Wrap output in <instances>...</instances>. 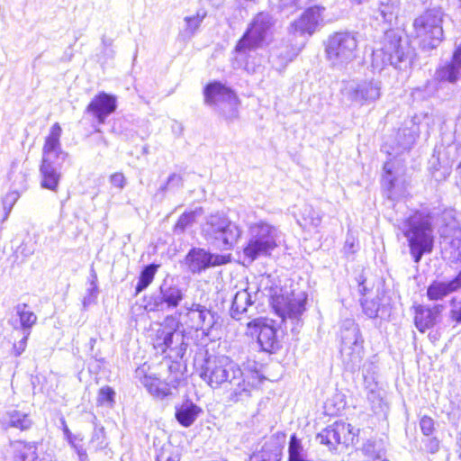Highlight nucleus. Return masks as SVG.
Listing matches in <instances>:
<instances>
[{
    "label": "nucleus",
    "mask_w": 461,
    "mask_h": 461,
    "mask_svg": "<svg viewBox=\"0 0 461 461\" xmlns=\"http://www.w3.org/2000/svg\"><path fill=\"white\" fill-rule=\"evenodd\" d=\"M443 308L441 304L435 305L432 308L418 307L414 317L416 328L420 332H425L427 330L432 328L436 324L438 317L443 311Z\"/></svg>",
    "instance_id": "obj_24"
},
{
    "label": "nucleus",
    "mask_w": 461,
    "mask_h": 461,
    "mask_svg": "<svg viewBox=\"0 0 461 461\" xmlns=\"http://www.w3.org/2000/svg\"><path fill=\"white\" fill-rule=\"evenodd\" d=\"M415 50L408 40L393 30L385 32L382 47L373 52L372 66L382 70L390 65L399 70H407L413 63Z\"/></svg>",
    "instance_id": "obj_1"
},
{
    "label": "nucleus",
    "mask_w": 461,
    "mask_h": 461,
    "mask_svg": "<svg viewBox=\"0 0 461 461\" xmlns=\"http://www.w3.org/2000/svg\"><path fill=\"white\" fill-rule=\"evenodd\" d=\"M362 308L364 312L369 317V318H375L377 317L379 309H380V303L378 302V298L372 299V300H363L361 302Z\"/></svg>",
    "instance_id": "obj_45"
},
{
    "label": "nucleus",
    "mask_w": 461,
    "mask_h": 461,
    "mask_svg": "<svg viewBox=\"0 0 461 461\" xmlns=\"http://www.w3.org/2000/svg\"><path fill=\"white\" fill-rule=\"evenodd\" d=\"M277 229L265 221L251 224L249 240L243 250L245 257L253 261L259 257L269 255L277 246Z\"/></svg>",
    "instance_id": "obj_9"
},
{
    "label": "nucleus",
    "mask_w": 461,
    "mask_h": 461,
    "mask_svg": "<svg viewBox=\"0 0 461 461\" xmlns=\"http://www.w3.org/2000/svg\"><path fill=\"white\" fill-rule=\"evenodd\" d=\"M396 6L393 4H381L379 13L385 22H391L395 14Z\"/></svg>",
    "instance_id": "obj_48"
},
{
    "label": "nucleus",
    "mask_w": 461,
    "mask_h": 461,
    "mask_svg": "<svg viewBox=\"0 0 461 461\" xmlns=\"http://www.w3.org/2000/svg\"><path fill=\"white\" fill-rule=\"evenodd\" d=\"M62 424L64 426L63 432H64V435H65L66 438L68 439V441L71 440L72 438H77V436H75L70 432L65 420H62Z\"/></svg>",
    "instance_id": "obj_57"
},
{
    "label": "nucleus",
    "mask_w": 461,
    "mask_h": 461,
    "mask_svg": "<svg viewBox=\"0 0 461 461\" xmlns=\"http://www.w3.org/2000/svg\"><path fill=\"white\" fill-rule=\"evenodd\" d=\"M374 380L375 376H364V384L367 390V399L375 414H386L389 407L384 398V390L376 389V384L372 385Z\"/></svg>",
    "instance_id": "obj_25"
},
{
    "label": "nucleus",
    "mask_w": 461,
    "mask_h": 461,
    "mask_svg": "<svg viewBox=\"0 0 461 461\" xmlns=\"http://www.w3.org/2000/svg\"><path fill=\"white\" fill-rule=\"evenodd\" d=\"M358 35L354 32H336L324 41L326 60L331 68L343 71L358 58Z\"/></svg>",
    "instance_id": "obj_2"
},
{
    "label": "nucleus",
    "mask_w": 461,
    "mask_h": 461,
    "mask_svg": "<svg viewBox=\"0 0 461 461\" xmlns=\"http://www.w3.org/2000/svg\"><path fill=\"white\" fill-rule=\"evenodd\" d=\"M288 452V461H305L303 446L295 435H293L290 438Z\"/></svg>",
    "instance_id": "obj_41"
},
{
    "label": "nucleus",
    "mask_w": 461,
    "mask_h": 461,
    "mask_svg": "<svg viewBox=\"0 0 461 461\" xmlns=\"http://www.w3.org/2000/svg\"><path fill=\"white\" fill-rule=\"evenodd\" d=\"M10 213H7L6 214V212H4V217H3V221H6L8 216H9Z\"/></svg>",
    "instance_id": "obj_64"
},
{
    "label": "nucleus",
    "mask_w": 461,
    "mask_h": 461,
    "mask_svg": "<svg viewBox=\"0 0 461 461\" xmlns=\"http://www.w3.org/2000/svg\"><path fill=\"white\" fill-rule=\"evenodd\" d=\"M77 440H79V441H82V438H79L77 437V438H72L71 440L68 441V443L70 444V446L75 449V451L77 452V454L78 453V449H83V446L81 444H78L77 442Z\"/></svg>",
    "instance_id": "obj_58"
},
{
    "label": "nucleus",
    "mask_w": 461,
    "mask_h": 461,
    "mask_svg": "<svg viewBox=\"0 0 461 461\" xmlns=\"http://www.w3.org/2000/svg\"><path fill=\"white\" fill-rule=\"evenodd\" d=\"M61 127L58 122L54 123L50 131L49 135L45 139L42 148L41 163L62 168L63 163L68 157V154L61 148L60 136Z\"/></svg>",
    "instance_id": "obj_12"
},
{
    "label": "nucleus",
    "mask_w": 461,
    "mask_h": 461,
    "mask_svg": "<svg viewBox=\"0 0 461 461\" xmlns=\"http://www.w3.org/2000/svg\"><path fill=\"white\" fill-rule=\"evenodd\" d=\"M185 298L184 291L176 285L167 284L166 280L160 285L158 294L150 298L146 306L149 311H168L176 308Z\"/></svg>",
    "instance_id": "obj_13"
},
{
    "label": "nucleus",
    "mask_w": 461,
    "mask_h": 461,
    "mask_svg": "<svg viewBox=\"0 0 461 461\" xmlns=\"http://www.w3.org/2000/svg\"><path fill=\"white\" fill-rule=\"evenodd\" d=\"M239 366L228 357L220 356L206 361V370L201 375H235Z\"/></svg>",
    "instance_id": "obj_28"
},
{
    "label": "nucleus",
    "mask_w": 461,
    "mask_h": 461,
    "mask_svg": "<svg viewBox=\"0 0 461 461\" xmlns=\"http://www.w3.org/2000/svg\"><path fill=\"white\" fill-rule=\"evenodd\" d=\"M274 23L273 17L269 14H258L238 41L235 51L239 54H246L261 48L272 35Z\"/></svg>",
    "instance_id": "obj_7"
},
{
    "label": "nucleus",
    "mask_w": 461,
    "mask_h": 461,
    "mask_svg": "<svg viewBox=\"0 0 461 461\" xmlns=\"http://www.w3.org/2000/svg\"><path fill=\"white\" fill-rule=\"evenodd\" d=\"M461 287V272L449 282H433L427 289V296L431 301L442 300L447 294Z\"/></svg>",
    "instance_id": "obj_27"
},
{
    "label": "nucleus",
    "mask_w": 461,
    "mask_h": 461,
    "mask_svg": "<svg viewBox=\"0 0 461 461\" xmlns=\"http://www.w3.org/2000/svg\"><path fill=\"white\" fill-rule=\"evenodd\" d=\"M247 325L249 330L255 329V333H258V343L263 351L273 353L278 349L279 343L276 339V331L271 325L267 324L263 319H254Z\"/></svg>",
    "instance_id": "obj_17"
},
{
    "label": "nucleus",
    "mask_w": 461,
    "mask_h": 461,
    "mask_svg": "<svg viewBox=\"0 0 461 461\" xmlns=\"http://www.w3.org/2000/svg\"><path fill=\"white\" fill-rule=\"evenodd\" d=\"M266 376H231L226 383V390L230 391V398L233 402L249 397L256 384H260Z\"/></svg>",
    "instance_id": "obj_19"
},
{
    "label": "nucleus",
    "mask_w": 461,
    "mask_h": 461,
    "mask_svg": "<svg viewBox=\"0 0 461 461\" xmlns=\"http://www.w3.org/2000/svg\"><path fill=\"white\" fill-rule=\"evenodd\" d=\"M41 186L57 192L61 179V168L49 165H40Z\"/></svg>",
    "instance_id": "obj_29"
},
{
    "label": "nucleus",
    "mask_w": 461,
    "mask_h": 461,
    "mask_svg": "<svg viewBox=\"0 0 461 461\" xmlns=\"http://www.w3.org/2000/svg\"><path fill=\"white\" fill-rule=\"evenodd\" d=\"M77 456H78L79 461H88V456H87L86 449H84V448L78 449Z\"/></svg>",
    "instance_id": "obj_60"
},
{
    "label": "nucleus",
    "mask_w": 461,
    "mask_h": 461,
    "mask_svg": "<svg viewBox=\"0 0 461 461\" xmlns=\"http://www.w3.org/2000/svg\"><path fill=\"white\" fill-rule=\"evenodd\" d=\"M111 184L119 189H122L126 184V178L122 173H114L110 177Z\"/></svg>",
    "instance_id": "obj_53"
},
{
    "label": "nucleus",
    "mask_w": 461,
    "mask_h": 461,
    "mask_svg": "<svg viewBox=\"0 0 461 461\" xmlns=\"http://www.w3.org/2000/svg\"><path fill=\"white\" fill-rule=\"evenodd\" d=\"M420 427L425 436H429L434 431V420L428 416H423L420 420Z\"/></svg>",
    "instance_id": "obj_50"
},
{
    "label": "nucleus",
    "mask_w": 461,
    "mask_h": 461,
    "mask_svg": "<svg viewBox=\"0 0 461 461\" xmlns=\"http://www.w3.org/2000/svg\"><path fill=\"white\" fill-rule=\"evenodd\" d=\"M270 60L273 67L277 70H281L292 60V56L287 53L284 55L283 51H273L270 55Z\"/></svg>",
    "instance_id": "obj_44"
},
{
    "label": "nucleus",
    "mask_w": 461,
    "mask_h": 461,
    "mask_svg": "<svg viewBox=\"0 0 461 461\" xmlns=\"http://www.w3.org/2000/svg\"><path fill=\"white\" fill-rule=\"evenodd\" d=\"M252 304V296L248 289H243L237 292L232 301L230 316L233 319L240 320L241 315L248 312L249 307Z\"/></svg>",
    "instance_id": "obj_31"
},
{
    "label": "nucleus",
    "mask_w": 461,
    "mask_h": 461,
    "mask_svg": "<svg viewBox=\"0 0 461 461\" xmlns=\"http://www.w3.org/2000/svg\"><path fill=\"white\" fill-rule=\"evenodd\" d=\"M384 170L383 187L387 190L388 197L393 199L398 195L399 189L398 179L393 173V163L392 161L385 162Z\"/></svg>",
    "instance_id": "obj_34"
},
{
    "label": "nucleus",
    "mask_w": 461,
    "mask_h": 461,
    "mask_svg": "<svg viewBox=\"0 0 461 461\" xmlns=\"http://www.w3.org/2000/svg\"><path fill=\"white\" fill-rule=\"evenodd\" d=\"M425 447L430 454H435L439 450V440L437 438H428L425 442Z\"/></svg>",
    "instance_id": "obj_54"
},
{
    "label": "nucleus",
    "mask_w": 461,
    "mask_h": 461,
    "mask_svg": "<svg viewBox=\"0 0 461 461\" xmlns=\"http://www.w3.org/2000/svg\"><path fill=\"white\" fill-rule=\"evenodd\" d=\"M374 447V446L370 443L366 444L364 446V448L363 450L365 451L366 455L368 456V457L372 460H376V459H379L380 458V455L379 454H373L372 453V448Z\"/></svg>",
    "instance_id": "obj_56"
},
{
    "label": "nucleus",
    "mask_w": 461,
    "mask_h": 461,
    "mask_svg": "<svg viewBox=\"0 0 461 461\" xmlns=\"http://www.w3.org/2000/svg\"><path fill=\"white\" fill-rule=\"evenodd\" d=\"M1 424L5 429L14 428L23 431L30 429L33 421L29 413L14 409L2 416Z\"/></svg>",
    "instance_id": "obj_26"
},
{
    "label": "nucleus",
    "mask_w": 461,
    "mask_h": 461,
    "mask_svg": "<svg viewBox=\"0 0 461 461\" xmlns=\"http://www.w3.org/2000/svg\"><path fill=\"white\" fill-rule=\"evenodd\" d=\"M167 378H170V380H162L160 376H141L140 384L146 387L152 396L163 399L171 394L172 390L177 385V382L173 376H167Z\"/></svg>",
    "instance_id": "obj_23"
},
{
    "label": "nucleus",
    "mask_w": 461,
    "mask_h": 461,
    "mask_svg": "<svg viewBox=\"0 0 461 461\" xmlns=\"http://www.w3.org/2000/svg\"><path fill=\"white\" fill-rule=\"evenodd\" d=\"M201 409L191 401H185L176 410V418L184 427L191 426L196 420Z\"/></svg>",
    "instance_id": "obj_32"
},
{
    "label": "nucleus",
    "mask_w": 461,
    "mask_h": 461,
    "mask_svg": "<svg viewBox=\"0 0 461 461\" xmlns=\"http://www.w3.org/2000/svg\"><path fill=\"white\" fill-rule=\"evenodd\" d=\"M202 235L205 240L221 249H230L240 236V230L226 214L211 213L202 225Z\"/></svg>",
    "instance_id": "obj_4"
},
{
    "label": "nucleus",
    "mask_w": 461,
    "mask_h": 461,
    "mask_svg": "<svg viewBox=\"0 0 461 461\" xmlns=\"http://www.w3.org/2000/svg\"><path fill=\"white\" fill-rule=\"evenodd\" d=\"M203 213V209L201 207L196 208L194 211L185 212H184L176 221L175 227H174V232L176 234H182L185 231V230L189 227H191L196 218Z\"/></svg>",
    "instance_id": "obj_37"
},
{
    "label": "nucleus",
    "mask_w": 461,
    "mask_h": 461,
    "mask_svg": "<svg viewBox=\"0 0 461 461\" xmlns=\"http://www.w3.org/2000/svg\"><path fill=\"white\" fill-rule=\"evenodd\" d=\"M444 14L440 8H431L418 16L413 22L415 37L423 49H435L443 40Z\"/></svg>",
    "instance_id": "obj_6"
},
{
    "label": "nucleus",
    "mask_w": 461,
    "mask_h": 461,
    "mask_svg": "<svg viewBox=\"0 0 461 461\" xmlns=\"http://www.w3.org/2000/svg\"><path fill=\"white\" fill-rule=\"evenodd\" d=\"M179 321L175 316H167L162 327L157 331L155 348H160L162 353L167 350L174 353L176 357H183L187 344L185 342V335L178 330Z\"/></svg>",
    "instance_id": "obj_10"
},
{
    "label": "nucleus",
    "mask_w": 461,
    "mask_h": 461,
    "mask_svg": "<svg viewBox=\"0 0 461 461\" xmlns=\"http://www.w3.org/2000/svg\"><path fill=\"white\" fill-rule=\"evenodd\" d=\"M323 7L313 6L308 8L302 16L291 24V31L300 35L307 33L312 35L322 21Z\"/></svg>",
    "instance_id": "obj_18"
},
{
    "label": "nucleus",
    "mask_w": 461,
    "mask_h": 461,
    "mask_svg": "<svg viewBox=\"0 0 461 461\" xmlns=\"http://www.w3.org/2000/svg\"><path fill=\"white\" fill-rule=\"evenodd\" d=\"M157 461H179L180 455L178 449L171 443H165L158 450Z\"/></svg>",
    "instance_id": "obj_40"
},
{
    "label": "nucleus",
    "mask_w": 461,
    "mask_h": 461,
    "mask_svg": "<svg viewBox=\"0 0 461 461\" xmlns=\"http://www.w3.org/2000/svg\"><path fill=\"white\" fill-rule=\"evenodd\" d=\"M252 461H280V449L277 447H271L265 445L261 451L254 454Z\"/></svg>",
    "instance_id": "obj_39"
},
{
    "label": "nucleus",
    "mask_w": 461,
    "mask_h": 461,
    "mask_svg": "<svg viewBox=\"0 0 461 461\" xmlns=\"http://www.w3.org/2000/svg\"><path fill=\"white\" fill-rule=\"evenodd\" d=\"M102 42H103V45H104L105 48H108V47H111V46H112V40H110V39L103 38V39H102Z\"/></svg>",
    "instance_id": "obj_61"
},
{
    "label": "nucleus",
    "mask_w": 461,
    "mask_h": 461,
    "mask_svg": "<svg viewBox=\"0 0 461 461\" xmlns=\"http://www.w3.org/2000/svg\"><path fill=\"white\" fill-rule=\"evenodd\" d=\"M157 265L150 264L146 266L140 275L138 284L136 285V294L145 290L153 281L158 269Z\"/></svg>",
    "instance_id": "obj_38"
},
{
    "label": "nucleus",
    "mask_w": 461,
    "mask_h": 461,
    "mask_svg": "<svg viewBox=\"0 0 461 461\" xmlns=\"http://www.w3.org/2000/svg\"><path fill=\"white\" fill-rule=\"evenodd\" d=\"M370 0H354V2L357 3V5H362V4L367 3Z\"/></svg>",
    "instance_id": "obj_62"
},
{
    "label": "nucleus",
    "mask_w": 461,
    "mask_h": 461,
    "mask_svg": "<svg viewBox=\"0 0 461 461\" xmlns=\"http://www.w3.org/2000/svg\"><path fill=\"white\" fill-rule=\"evenodd\" d=\"M205 16L206 12L203 10H199L195 15L186 16L185 18V22L186 24L185 32L190 35H194L200 27Z\"/></svg>",
    "instance_id": "obj_42"
},
{
    "label": "nucleus",
    "mask_w": 461,
    "mask_h": 461,
    "mask_svg": "<svg viewBox=\"0 0 461 461\" xmlns=\"http://www.w3.org/2000/svg\"><path fill=\"white\" fill-rule=\"evenodd\" d=\"M202 377L204 378L206 383L212 388H216L219 385H223L224 389H226V383L228 381L223 379L224 376H202Z\"/></svg>",
    "instance_id": "obj_52"
},
{
    "label": "nucleus",
    "mask_w": 461,
    "mask_h": 461,
    "mask_svg": "<svg viewBox=\"0 0 461 461\" xmlns=\"http://www.w3.org/2000/svg\"><path fill=\"white\" fill-rule=\"evenodd\" d=\"M404 236L407 238L411 254L416 263L420 262L424 253L433 249V230L430 218L421 213L409 217L404 223Z\"/></svg>",
    "instance_id": "obj_3"
},
{
    "label": "nucleus",
    "mask_w": 461,
    "mask_h": 461,
    "mask_svg": "<svg viewBox=\"0 0 461 461\" xmlns=\"http://www.w3.org/2000/svg\"><path fill=\"white\" fill-rule=\"evenodd\" d=\"M104 438V428L95 429V430L93 432V435H92L91 441L93 443L95 442V441H98V444H97L96 447L97 448H103L104 447V445H103Z\"/></svg>",
    "instance_id": "obj_55"
},
{
    "label": "nucleus",
    "mask_w": 461,
    "mask_h": 461,
    "mask_svg": "<svg viewBox=\"0 0 461 461\" xmlns=\"http://www.w3.org/2000/svg\"><path fill=\"white\" fill-rule=\"evenodd\" d=\"M19 197L20 194L18 192L12 191L7 193L5 196L3 198V210L4 212H6V214L11 212L14 203L17 202Z\"/></svg>",
    "instance_id": "obj_46"
},
{
    "label": "nucleus",
    "mask_w": 461,
    "mask_h": 461,
    "mask_svg": "<svg viewBox=\"0 0 461 461\" xmlns=\"http://www.w3.org/2000/svg\"><path fill=\"white\" fill-rule=\"evenodd\" d=\"M317 439H319L321 444H325L332 449L339 444L348 446L352 443L354 439V433L352 432V427L350 424L345 422H335L319 433L317 435Z\"/></svg>",
    "instance_id": "obj_15"
},
{
    "label": "nucleus",
    "mask_w": 461,
    "mask_h": 461,
    "mask_svg": "<svg viewBox=\"0 0 461 461\" xmlns=\"http://www.w3.org/2000/svg\"><path fill=\"white\" fill-rule=\"evenodd\" d=\"M359 291H360V293H364L366 291V287L363 285V283L359 284Z\"/></svg>",
    "instance_id": "obj_63"
},
{
    "label": "nucleus",
    "mask_w": 461,
    "mask_h": 461,
    "mask_svg": "<svg viewBox=\"0 0 461 461\" xmlns=\"http://www.w3.org/2000/svg\"><path fill=\"white\" fill-rule=\"evenodd\" d=\"M342 93L351 103L358 105H368L381 96V83L375 79H362L348 82Z\"/></svg>",
    "instance_id": "obj_11"
},
{
    "label": "nucleus",
    "mask_w": 461,
    "mask_h": 461,
    "mask_svg": "<svg viewBox=\"0 0 461 461\" xmlns=\"http://www.w3.org/2000/svg\"><path fill=\"white\" fill-rule=\"evenodd\" d=\"M15 311L19 316L22 332L31 331V329L37 322L36 314L30 311L26 303L18 304Z\"/></svg>",
    "instance_id": "obj_36"
},
{
    "label": "nucleus",
    "mask_w": 461,
    "mask_h": 461,
    "mask_svg": "<svg viewBox=\"0 0 461 461\" xmlns=\"http://www.w3.org/2000/svg\"><path fill=\"white\" fill-rule=\"evenodd\" d=\"M461 77V46L456 48L450 61L439 66L435 78L439 82L456 83Z\"/></svg>",
    "instance_id": "obj_21"
},
{
    "label": "nucleus",
    "mask_w": 461,
    "mask_h": 461,
    "mask_svg": "<svg viewBox=\"0 0 461 461\" xmlns=\"http://www.w3.org/2000/svg\"><path fill=\"white\" fill-rule=\"evenodd\" d=\"M222 95L226 103L220 105L217 110L227 121L231 122L238 118V98L235 94H230L224 90Z\"/></svg>",
    "instance_id": "obj_35"
},
{
    "label": "nucleus",
    "mask_w": 461,
    "mask_h": 461,
    "mask_svg": "<svg viewBox=\"0 0 461 461\" xmlns=\"http://www.w3.org/2000/svg\"><path fill=\"white\" fill-rule=\"evenodd\" d=\"M116 107L114 96L101 93L90 102L86 111L91 113L99 123H104L105 119L116 110Z\"/></svg>",
    "instance_id": "obj_20"
},
{
    "label": "nucleus",
    "mask_w": 461,
    "mask_h": 461,
    "mask_svg": "<svg viewBox=\"0 0 461 461\" xmlns=\"http://www.w3.org/2000/svg\"><path fill=\"white\" fill-rule=\"evenodd\" d=\"M36 442L13 441L6 448V458L10 461H41Z\"/></svg>",
    "instance_id": "obj_22"
},
{
    "label": "nucleus",
    "mask_w": 461,
    "mask_h": 461,
    "mask_svg": "<svg viewBox=\"0 0 461 461\" xmlns=\"http://www.w3.org/2000/svg\"><path fill=\"white\" fill-rule=\"evenodd\" d=\"M22 339L14 344L13 349L15 356H20L26 348L27 340L31 331L22 332Z\"/></svg>",
    "instance_id": "obj_51"
},
{
    "label": "nucleus",
    "mask_w": 461,
    "mask_h": 461,
    "mask_svg": "<svg viewBox=\"0 0 461 461\" xmlns=\"http://www.w3.org/2000/svg\"><path fill=\"white\" fill-rule=\"evenodd\" d=\"M414 142V138L411 135H409L408 139L401 144L403 150L410 149L411 145Z\"/></svg>",
    "instance_id": "obj_59"
},
{
    "label": "nucleus",
    "mask_w": 461,
    "mask_h": 461,
    "mask_svg": "<svg viewBox=\"0 0 461 461\" xmlns=\"http://www.w3.org/2000/svg\"><path fill=\"white\" fill-rule=\"evenodd\" d=\"M451 306L450 319L456 323L461 324V299L459 301L452 299Z\"/></svg>",
    "instance_id": "obj_49"
},
{
    "label": "nucleus",
    "mask_w": 461,
    "mask_h": 461,
    "mask_svg": "<svg viewBox=\"0 0 461 461\" xmlns=\"http://www.w3.org/2000/svg\"><path fill=\"white\" fill-rule=\"evenodd\" d=\"M179 323L191 330L201 331L202 337L210 340L216 339L215 332L219 328L215 314L205 306L199 303L186 304L178 312Z\"/></svg>",
    "instance_id": "obj_8"
},
{
    "label": "nucleus",
    "mask_w": 461,
    "mask_h": 461,
    "mask_svg": "<svg viewBox=\"0 0 461 461\" xmlns=\"http://www.w3.org/2000/svg\"><path fill=\"white\" fill-rule=\"evenodd\" d=\"M322 221V214L310 204H304L300 212L297 221L303 228H318Z\"/></svg>",
    "instance_id": "obj_33"
},
{
    "label": "nucleus",
    "mask_w": 461,
    "mask_h": 461,
    "mask_svg": "<svg viewBox=\"0 0 461 461\" xmlns=\"http://www.w3.org/2000/svg\"><path fill=\"white\" fill-rule=\"evenodd\" d=\"M306 296L303 294L297 296L293 295L291 298H286L283 303L277 302L276 311L282 318L283 321L286 324L288 321H291V330L297 332L298 327L301 326V316L305 311Z\"/></svg>",
    "instance_id": "obj_14"
},
{
    "label": "nucleus",
    "mask_w": 461,
    "mask_h": 461,
    "mask_svg": "<svg viewBox=\"0 0 461 461\" xmlns=\"http://www.w3.org/2000/svg\"><path fill=\"white\" fill-rule=\"evenodd\" d=\"M340 355L347 372L355 373L364 355V339L353 319L342 321L339 329Z\"/></svg>",
    "instance_id": "obj_5"
},
{
    "label": "nucleus",
    "mask_w": 461,
    "mask_h": 461,
    "mask_svg": "<svg viewBox=\"0 0 461 461\" xmlns=\"http://www.w3.org/2000/svg\"><path fill=\"white\" fill-rule=\"evenodd\" d=\"M223 90L230 94H234L232 90L220 82H213L207 85L203 93L205 104L208 105H213L216 109L222 104H225L226 99L222 95Z\"/></svg>",
    "instance_id": "obj_30"
},
{
    "label": "nucleus",
    "mask_w": 461,
    "mask_h": 461,
    "mask_svg": "<svg viewBox=\"0 0 461 461\" xmlns=\"http://www.w3.org/2000/svg\"><path fill=\"white\" fill-rule=\"evenodd\" d=\"M97 402L101 405L113 406L115 402V392L110 386H103L98 393Z\"/></svg>",
    "instance_id": "obj_43"
},
{
    "label": "nucleus",
    "mask_w": 461,
    "mask_h": 461,
    "mask_svg": "<svg viewBox=\"0 0 461 461\" xmlns=\"http://www.w3.org/2000/svg\"><path fill=\"white\" fill-rule=\"evenodd\" d=\"M185 265L192 273H200L213 266L224 264V257L211 254L203 249H192L185 258Z\"/></svg>",
    "instance_id": "obj_16"
},
{
    "label": "nucleus",
    "mask_w": 461,
    "mask_h": 461,
    "mask_svg": "<svg viewBox=\"0 0 461 461\" xmlns=\"http://www.w3.org/2000/svg\"><path fill=\"white\" fill-rule=\"evenodd\" d=\"M182 176L178 174L173 173L168 176L167 183L160 186L159 190L161 192H166L167 189L171 187H180L182 186Z\"/></svg>",
    "instance_id": "obj_47"
}]
</instances>
